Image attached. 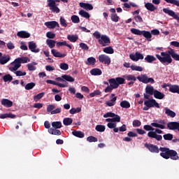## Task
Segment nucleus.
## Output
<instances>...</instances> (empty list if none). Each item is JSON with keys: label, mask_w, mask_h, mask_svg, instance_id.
<instances>
[{"label": "nucleus", "mask_w": 179, "mask_h": 179, "mask_svg": "<svg viewBox=\"0 0 179 179\" xmlns=\"http://www.w3.org/2000/svg\"><path fill=\"white\" fill-rule=\"evenodd\" d=\"M143 128L145 131H150L148 133V136L149 138L156 139V141H162L163 139V136L159 135L160 134H163V131L161 129H155L149 124L145 125Z\"/></svg>", "instance_id": "nucleus-1"}, {"label": "nucleus", "mask_w": 179, "mask_h": 179, "mask_svg": "<svg viewBox=\"0 0 179 179\" xmlns=\"http://www.w3.org/2000/svg\"><path fill=\"white\" fill-rule=\"evenodd\" d=\"M94 37L98 40L99 43L102 45V47H106V45H110L111 41L107 35H101L99 31H96L93 34Z\"/></svg>", "instance_id": "nucleus-2"}, {"label": "nucleus", "mask_w": 179, "mask_h": 179, "mask_svg": "<svg viewBox=\"0 0 179 179\" xmlns=\"http://www.w3.org/2000/svg\"><path fill=\"white\" fill-rule=\"evenodd\" d=\"M156 58L163 64L164 65H170L173 62V59L171 58V55L166 52H162L160 55H155Z\"/></svg>", "instance_id": "nucleus-3"}, {"label": "nucleus", "mask_w": 179, "mask_h": 179, "mask_svg": "<svg viewBox=\"0 0 179 179\" xmlns=\"http://www.w3.org/2000/svg\"><path fill=\"white\" fill-rule=\"evenodd\" d=\"M61 1L64 2V3H68V0H48V6L50 10L54 13H59L61 10L58 8V3H57V2H61Z\"/></svg>", "instance_id": "nucleus-4"}, {"label": "nucleus", "mask_w": 179, "mask_h": 179, "mask_svg": "<svg viewBox=\"0 0 179 179\" xmlns=\"http://www.w3.org/2000/svg\"><path fill=\"white\" fill-rule=\"evenodd\" d=\"M27 62H30V59L27 57H22L15 59L10 65H14L13 69H19L22 66V64H27Z\"/></svg>", "instance_id": "nucleus-5"}, {"label": "nucleus", "mask_w": 179, "mask_h": 179, "mask_svg": "<svg viewBox=\"0 0 179 179\" xmlns=\"http://www.w3.org/2000/svg\"><path fill=\"white\" fill-rule=\"evenodd\" d=\"M103 118L106 119V122H120L121 117L113 112H108L103 115Z\"/></svg>", "instance_id": "nucleus-6"}, {"label": "nucleus", "mask_w": 179, "mask_h": 179, "mask_svg": "<svg viewBox=\"0 0 179 179\" xmlns=\"http://www.w3.org/2000/svg\"><path fill=\"white\" fill-rule=\"evenodd\" d=\"M144 107L143 110L144 111H148L149 109L152 108V107H156V108H160V105L159 103L155 101V99H148L144 101Z\"/></svg>", "instance_id": "nucleus-7"}, {"label": "nucleus", "mask_w": 179, "mask_h": 179, "mask_svg": "<svg viewBox=\"0 0 179 179\" xmlns=\"http://www.w3.org/2000/svg\"><path fill=\"white\" fill-rule=\"evenodd\" d=\"M110 86H113L114 89H118L120 85H124L125 83V78L117 77L116 78H111L108 80Z\"/></svg>", "instance_id": "nucleus-8"}, {"label": "nucleus", "mask_w": 179, "mask_h": 179, "mask_svg": "<svg viewBox=\"0 0 179 179\" xmlns=\"http://www.w3.org/2000/svg\"><path fill=\"white\" fill-rule=\"evenodd\" d=\"M137 79L139 82H141V83H145V85H148V83H151L153 85V83H155V79H153V78L148 77L146 74H141V76H138Z\"/></svg>", "instance_id": "nucleus-9"}, {"label": "nucleus", "mask_w": 179, "mask_h": 179, "mask_svg": "<svg viewBox=\"0 0 179 179\" xmlns=\"http://www.w3.org/2000/svg\"><path fill=\"white\" fill-rule=\"evenodd\" d=\"M155 92H156V90H155L153 86L147 85L145 87V93L143 94L144 99L149 100L150 96H153V94H155Z\"/></svg>", "instance_id": "nucleus-10"}, {"label": "nucleus", "mask_w": 179, "mask_h": 179, "mask_svg": "<svg viewBox=\"0 0 179 179\" xmlns=\"http://www.w3.org/2000/svg\"><path fill=\"white\" fill-rule=\"evenodd\" d=\"M13 66H15L13 64L8 65V69L10 72H13L16 76H26V75H27L25 71L17 70L19 69H13Z\"/></svg>", "instance_id": "nucleus-11"}, {"label": "nucleus", "mask_w": 179, "mask_h": 179, "mask_svg": "<svg viewBox=\"0 0 179 179\" xmlns=\"http://www.w3.org/2000/svg\"><path fill=\"white\" fill-rule=\"evenodd\" d=\"M162 10L164 13H166V15H169V16L173 17L175 20H177L178 23H179L178 14L176 13V12H174L173 10H170L169 8H164Z\"/></svg>", "instance_id": "nucleus-12"}, {"label": "nucleus", "mask_w": 179, "mask_h": 179, "mask_svg": "<svg viewBox=\"0 0 179 179\" xmlns=\"http://www.w3.org/2000/svg\"><path fill=\"white\" fill-rule=\"evenodd\" d=\"M62 108H57L55 109V105L54 104H50L47 106V112L50 113L51 115H54L55 114H59L61 113Z\"/></svg>", "instance_id": "nucleus-13"}, {"label": "nucleus", "mask_w": 179, "mask_h": 179, "mask_svg": "<svg viewBox=\"0 0 179 179\" xmlns=\"http://www.w3.org/2000/svg\"><path fill=\"white\" fill-rule=\"evenodd\" d=\"M98 59L101 64H104L105 65H110L111 64V58L106 55H99Z\"/></svg>", "instance_id": "nucleus-14"}, {"label": "nucleus", "mask_w": 179, "mask_h": 179, "mask_svg": "<svg viewBox=\"0 0 179 179\" xmlns=\"http://www.w3.org/2000/svg\"><path fill=\"white\" fill-rule=\"evenodd\" d=\"M129 58H130V59H131V61L138 62V61H139V59H143L144 57H143V54H142L139 52H136L135 54L131 53L129 55Z\"/></svg>", "instance_id": "nucleus-15"}, {"label": "nucleus", "mask_w": 179, "mask_h": 179, "mask_svg": "<svg viewBox=\"0 0 179 179\" xmlns=\"http://www.w3.org/2000/svg\"><path fill=\"white\" fill-rule=\"evenodd\" d=\"M159 150L161 152L160 156L163 157V159H170V149L167 148H160Z\"/></svg>", "instance_id": "nucleus-16"}, {"label": "nucleus", "mask_w": 179, "mask_h": 179, "mask_svg": "<svg viewBox=\"0 0 179 179\" xmlns=\"http://www.w3.org/2000/svg\"><path fill=\"white\" fill-rule=\"evenodd\" d=\"M28 47L31 52H34L35 54L40 52V48H37V44L34 41H29L28 43Z\"/></svg>", "instance_id": "nucleus-17"}, {"label": "nucleus", "mask_w": 179, "mask_h": 179, "mask_svg": "<svg viewBox=\"0 0 179 179\" xmlns=\"http://www.w3.org/2000/svg\"><path fill=\"white\" fill-rule=\"evenodd\" d=\"M117 103V96L115 94H111L110 96V100L106 101V104L108 107H114Z\"/></svg>", "instance_id": "nucleus-18"}, {"label": "nucleus", "mask_w": 179, "mask_h": 179, "mask_svg": "<svg viewBox=\"0 0 179 179\" xmlns=\"http://www.w3.org/2000/svg\"><path fill=\"white\" fill-rule=\"evenodd\" d=\"M9 61H10V56L6 54L2 55V52H0V64L5 65Z\"/></svg>", "instance_id": "nucleus-19"}, {"label": "nucleus", "mask_w": 179, "mask_h": 179, "mask_svg": "<svg viewBox=\"0 0 179 179\" xmlns=\"http://www.w3.org/2000/svg\"><path fill=\"white\" fill-rule=\"evenodd\" d=\"M144 146L151 152V153H159V147L153 144L145 143Z\"/></svg>", "instance_id": "nucleus-20"}, {"label": "nucleus", "mask_w": 179, "mask_h": 179, "mask_svg": "<svg viewBox=\"0 0 179 179\" xmlns=\"http://www.w3.org/2000/svg\"><path fill=\"white\" fill-rule=\"evenodd\" d=\"M48 29H59V24L57 21H49L44 23Z\"/></svg>", "instance_id": "nucleus-21"}, {"label": "nucleus", "mask_w": 179, "mask_h": 179, "mask_svg": "<svg viewBox=\"0 0 179 179\" xmlns=\"http://www.w3.org/2000/svg\"><path fill=\"white\" fill-rule=\"evenodd\" d=\"M163 121H157L155 120L154 122L151 123V127H154L155 128H159L160 129H164L166 126L164 124H162Z\"/></svg>", "instance_id": "nucleus-22"}, {"label": "nucleus", "mask_w": 179, "mask_h": 179, "mask_svg": "<svg viewBox=\"0 0 179 179\" xmlns=\"http://www.w3.org/2000/svg\"><path fill=\"white\" fill-rule=\"evenodd\" d=\"M51 52L55 58H64V57H66V54L61 53L55 49H52Z\"/></svg>", "instance_id": "nucleus-23"}, {"label": "nucleus", "mask_w": 179, "mask_h": 179, "mask_svg": "<svg viewBox=\"0 0 179 179\" xmlns=\"http://www.w3.org/2000/svg\"><path fill=\"white\" fill-rule=\"evenodd\" d=\"M1 105L9 108L13 106V102L8 99H3L1 100Z\"/></svg>", "instance_id": "nucleus-24"}, {"label": "nucleus", "mask_w": 179, "mask_h": 179, "mask_svg": "<svg viewBox=\"0 0 179 179\" xmlns=\"http://www.w3.org/2000/svg\"><path fill=\"white\" fill-rule=\"evenodd\" d=\"M17 36L20 38H29L30 37V33L26 31H20L17 33Z\"/></svg>", "instance_id": "nucleus-25"}, {"label": "nucleus", "mask_w": 179, "mask_h": 179, "mask_svg": "<svg viewBox=\"0 0 179 179\" xmlns=\"http://www.w3.org/2000/svg\"><path fill=\"white\" fill-rule=\"evenodd\" d=\"M153 96L155 99H157L158 100H163L166 95H164V94L160 91L155 90Z\"/></svg>", "instance_id": "nucleus-26"}, {"label": "nucleus", "mask_w": 179, "mask_h": 179, "mask_svg": "<svg viewBox=\"0 0 179 179\" xmlns=\"http://www.w3.org/2000/svg\"><path fill=\"white\" fill-rule=\"evenodd\" d=\"M79 6L83 9H85V10H93V5L88 3H80Z\"/></svg>", "instance_id": "nucleus-27"}, {"label": "nucleus", "mask_w": 179, "mask_h": 179, "mask_svg": "<svg viewBox=\"0 0 179 179\" xmlns=\"http://www.w3.org/2000/svg\"><path fill=\"white\" fill-rule=\"evenodd\" d=\"M145 8L150 12H155L157 9L152 3H145Z\"/></svg>", "instance_id": "nucleus-28"}, {"label": "nucleus", "mask_w": 179, "mask_h": 179, "mask_svg": "<svg viewBox=\"0 0 179 179\" xmlns=\"http://www.w3.org/2000/svg\"><path fill=\"white\" fill-rule=\"evenodd\" d=\"M169 159H171V160H178L179 157L176 150H170Z\"/></svg>", "instance_id": "nucleus-29"}, {"label": "nucleus", "mask_w": 179, "mask_h": 179, "mask_svg": "<svg viewBox=\"0 0 179 179\" xmlns=\"http://www.w3.org/2000/svg\"><path fill=\"white\" fill-rule=\"evenodd\" d=\"M64 45L65 47H68L70 50H72V45H69L66 41H64L62 42H57L56 43V46L57 48H59V47H63Z\"/></svg>", "instance_id": "nucleus-30"}, {"label": "nucleus", "mask_w": 179, "mask_h": 179, "mask_svg": "<svg viewBox=\"0 0 179 179\" xmlns=\"http://www.w3.org/2000/svg\"><path fill=\"white\" fill-rule=\"evenodd\" d=\"M141 36H143L148 41H152V34L149 31H142Z\"/></svg>", "instance_id": "nucleus-31"}, {"label": "nucleus", "mask_w": 179, "mask_h": 179, "mask_svg": "<svg viewBox=\"0 0 179 179\" xmlns=\"http://www.w3.org/2000/svg\"><path fill=\"white\" fill-rule=\"evenodd\" d=\"M169 92H171V93H178V94H179V86L177 85H169Z\"/></svg>", "instance_id": "nucleus-32"}, {"label": "nucleus", "mask_w": 179, "mask_h": 179, "mask_svg": "<svg viewBox=\"0 0 179 179\" xmlns=\"http://www.w3.org/2000/svg\"><path fill=\"white\" fill-rule=\"evenodd\" d=\"M123 78H124L126 80H128L129 82H136V78L132 74L124 75L123 76Z\"/></svg>", "instance_id": "nucleus-33"}, {"label": "nucleus", "mask_w": 179, "mask_h": 179, "mask_svg": "<svg viewBox=\"0 0 179 179\" xmlns=\"http://www.w3.org/2000/svg\"><path fill=\"white\" fill-rule=\"evenodd\" d=\"M79 38V36L78 35H68L67 36V40L69 41H71V43H76Z\"/></svg>", "instance_id": "nucleus-34"}, {"label": "nucleus", "mask_w": 179, "mask_h": 179, "mask_svg": "<svg viewBox=\"0 0 179 179\" xmlns=\"http://www.w3.org/2000/svg\"><path fill=\"white\" fill-rule=\"evenodd\" d=\"M120 107H122V108H129L131 107V103H129V101H127V100H124L122 101L120 103Z\"/></svg>", "instance_id": "nucleus-35"}, {"label": "nucleus", "mask_w": 179, "mask_h": 179, "mask_svg": "<svg viewBox=\"0 0 179 179\" xmlns=\"http://www.w3.org/2000/svg\"><path fill=\"white\" fill-rule=\"evenodd\" d=\"M90 73L93 76H97L101 75L103 73V72L99 69H92L90 71Z\"/></svg>", "instance_id": "nucleus-36"}, {"label": "nucleus", "mask_w": 179, "mask_h": 179, "mask_svg": "<svg viewBox=\"0 0 179 179\" xmlns=\"http://www.w3.org/2000/svg\"><path fill=\"white\" fill-rule=\"evenodd\" d=\"M165 114L168 115V117H171V118H174L176 117V113L174 111L170 110L169 108H165Z\"/></svg>", "instance_id": "nucleus-37"}, {"label": "nucleus", "mask_w": 179, "mask_h": 179, "mask_svg": "<svg viewBox=\"0 0 179 179\" xmlns=\"http://www.w3.org/2000/svg\"><path fill=\"white\" fill-rule=\"evenodd\" d=\"M145 61L148 62V64H152V62H155V61H156V57H155L153 55H148L145 57Z\"/></svg>", "instance_id": "nucleus-38"}, {"label": "nucleus", "mask_w": 179, "mask_h": 179, "mask_svg": "<svg viewBox=\"0 0 179 179\" xmlns=\"http://www.w3.org/2000/svg\"><path fill=\"white\" fill-rule=\"evenodd\" d=\"M169 54H170L171 57L175 60V61H179V55L176 53L174 50H171L169 51Z\"/></svg>", "instance_id": "nucleus-39"}, {"label": "nucleus", "mask_w": 179, "mask_h": 179, "mask_svg": "<svg viewBox=\"0 0 179 179\" xmlns=\"http://www.w3.org/2000/svg\"><path fill=\"white\" fill-rule=\"evenodd\" d=\"M0 118L4 120V118H16V115L12 113H4L0 115Z\"/></svg>", "instance_id": "nucleus-40"}, {"label": "nucleus", "mask_w": 179, "mask_h": 179, "mask_svg": "<svg viewBox=\"0 0 179 179\" xmlns=\"http://www.w3.org/2000/svg\"><path fill=\"white\" fill-rule=\"evenodd\" d=\"M36 65H37V63L35 62H32L31 63L28 64L27 65L28 71H36V69H37Z\"/></svg>", "instance_id": "nucleus-41"}, {"label": "nucleus", "mask_w": 179, "mask_h": 179, "mask_svg": "<svg viewBox=\"0 0 179 179\" xmlns=\"http://www.w3.org/2000/svg\"><path fill=\"white\" fill-rule=\"evenodd\" d=\"M78 15H80V16H81L82 17H85V19L90 18V14H89V13L85 11L84 10H80L78 13Z\"/></svg>", "instance_id": "nucleus-42"}, {"label": "nucleus", "mask_w": 179, "mask_h": 179, "mask_svg": "<svg viewBox=\"0 0 179 179\" xmlns=\"http://www.w3.org/2000/svg\"><path fill=\"white\" fill-rule=\"evenodd\" d=\"M57 43V41L52 40V39H47L46 40V44L48 45L49 48H54L55 47V44Z\"/></svg>", "instance_id": "nucleus-43"}, {"label": "nucleus", "mask_w": 179, "mask_h": 179, "mask_svg": "<svg viewBox=\"0 0 179 179\" xmlns=\"http://www.w3.org/2000/svg\"><path fill=\"white\" fill-rule=\"evenodd\" d=\"M72 135L77 138H85V134L80 131H72Z\"/></svg>", "instance_id": "nucleus-44"}, {"label": "nucleus", "mask_w": 179, "mask_h": 179, "mask_svg": "<svg viewBox=\"0 0 179 179\" xmlns=\"http://www.w3.org/2000/svg\"><path fill=\"white\" fill-rule=\"evenodd\" d=\"M178 124L177 122H171L167 124V127L169 129H177Z\"/></svg>", "instance_id": "nucleus-45"}, {"label": "nucleus", "mask_w": 179, "mask_h": 179, "mask_svg": "<svg viewBox=\"0 0 179 179\" xmlns=\"http://www.w3.org/2000/svg\"><path fill=\"white\" fill-rule=\"evenodd\" d=\"M72 122H73V120L71 117H65L63 120V124H64V125H66V127H68L69 125H71V124H72Z\"/></svg>", "instance_id": "nucleus-46"}, {"label": "nucleus", "mask_w": 179, "mask_h": 179, "mask_svg": "<svg viewBox=\"0 0 179 179\" xmlns=\"http://www.w3.org/2000/svg\"><path fill=\"white\" fill-rule=\"evenodd\" d=\"M131 71H136L137 72H142L143 71V67L141 66H136V65H131Z\"/></svg>", "instance_id": "nucleus-47"}, {"label": "nucleus", "mask_w": 179, "mask_h": 179, "mask_svg": "<svg viewBox=\"0 0 179 179\" xmlns=\"http://www.w3.org/2000/svg\"><path fill=\"white\" fill-rule=\"evenodd\" d=\"M86 65H94L96 64V59L93 57H89L85 62Z\"/></svg>", "instance_id": "nucleus-48"}, {"label": "nucleus", "mask_w": 179, "mask_h": 179, "mask_svg": "<svg viewBox=\"0 0 179 179\" xmlns=\"http://www.w3.org/2000/svg\"><path fill=\"white\" fill-rule=\"evenodd\" d=\"M103 51L106 54H114V49L111 46L103 48Z\"/></svg>", "instance_id": "nucleus-49"}, {"label": "nucleus", "mask_w": 179, "mask_h": 179, "mask_svg": "<svg viewBox=\"0 0 179 179\" xmlns=\"http://www.w3.org/2000/svg\"><path fill=\"white\" fill-rule=\"evenodd\" d=\"M82 111V108L78 107V108H72L70 110L69 113L70 114H78V113H80Z\"/></svg>", "instance_id": "nucleus-50"}, {"label": "nucleus", "mask_w": 179, "mask_h": 179, "mask_svg": "<svg viewBox=\"0 0 179 179\" xmlns=\"http://www.w3.org/2000/svg\"><path fill=\"white\" fill-rule=\"evenodd\" d=\"M110 20H112V22H115V23H117V22H119L120 20V17L118 16V15H117V13H112L110 15Z\"/></svg>", "instance_id": "nucleus-51"}, {"label": "nucleus", "mask_w": 179, "mask_h": 179, "mask_svg": "<svg viewBox=\"0 0 179 179\" xmlns=\"http://www.w3.org/2000/svg\"><path fill=\"white\" fill-rule=\"evenodd\" d=\"M96 131L97 132H104L106 131V126L102 124H97L95 127Z\"/></svg>", "instance_id": "nucleus-52"}, {"label": "nucleus", "mask_w": 179, "mask_h": 179, "mask_svg": "<svg viewBox=\"0 0 179 179\" xmlns=\"http://www.w3.org/2000/svg\"><path fill=\"white\" fill-rule=\"evenodd\" d=\"M52 127H53L55 129H58L62 128V123L61 122H53L52 123Z\"/></svg>", "instance_id": "nucleus-53"}, {"label": "nucleus", "mask_w": 179, "mask_h": 179, "mask_svg": "<svg viewBox=\"0 0 179 179\" xmlns=\"http://www.w3.org/2000/svg\"><path fill=\"white\" fill-rule=\"evenodd\" d=\"M71 20L73 23L78 24L80 22V19L78 15H72L71 17Z\"/></svg>", "instance_id": "nucleus-54"}, {"label": "nucleus", "mask_w": 179, "mask_h": 179, "mask_svg": "<svg viewBox=\"0 0 179 179\" xmlns=\"http://www.w3.org/2000/svg\"><path fill=\"white\" fill-rule=\"evenodd\" d=\"M59 22L62 27H68V23H66V20L64 17H60Z\"/></svg>", "instance_id": "nucleus-55"}, {"label": "nucleus", "mask_w": 179, "mask_h": 179, "mask_svg": "<svg viewBox=\"0 0 179 179\" xmlns=\"http://www.w3.org/2000/svg\"><path fill=\"white\" fill-rule=\"evenodd\" d=\"M62 78H63V79H64V80H66L67 82H75V78H73L71 76L63 75Z\"/></svg>", "instance_id": "nucleus-56"}, {"label": "nucleus", "mask_w": 179, "mask_h": 179, "mask_svg": "<svg viewBox=\"0 0 179 179\" xmlns=\"http://www.w3.org/2000/svg\"><path fill=\"white\" fill-rule=\"evenodd\" d=\"M166 3H171V5H175L176 6H179L178 0H164Z\"/></svg>", "instance_id": "nucleus-57"}, {"label": "nucleus", "mask_w": 179, "mask_h": 179, "mask_svg": "<svg viewBox=\"0 0 179 179\" xmlns=\"http://www.w3.org/2000/svg\"><path fill=\"white\" fill-rule=\"evenodd\" d=\"M44 94H45V93L41 92V93L38 94L36 96H34V101H38V100L43 99V97H44Z\"/></svg>", "instance_id": "nucleus-58"}, {"label": "nucleus", "mask_w": 179, "mask_h": 179, "mask_svg": "<svg viewBox=\"0 0 179 179\" xmlns=\"http://www.w3.org/2000/svg\"><path fill=\"white\" fill-rule=\"evenodd\" d=\"M131 32L133 34H136V36H142V31H141L138 29L132 28V29H131Z\"/></svg>", "instance_id": "nucleus-59"}, {"label": "nucleus", "mask_w": 179, "mask_h": 179, "mask_svg": "<svg viewBox=\"0 0 179 179\" xmlns=\"http://www.w3.org/2000/svg\"><path fill=\"white\" fill-rule=\"evenodd\" d=\"M59 68L62 71H68V69H69V65L66 63H61L59 64Z\"/></svg>", "instance_id": "nucleus-60"}, {"label": "nucleus", "mask_w": 179, "mask_h": 179, "mask_svg": "<svg viewBox=\"0 0 179 179\" xmlns=\"http://www.w3.org/2000/svg\"><path fill=\"white\" fill-rule=\"evenodd\" d=\"M3 80L4 82H11L13 80V77L10 74H7L3 77Z\"/></svg>", "instance_id": "nucleus-61"}, {"label": "nucleus", "mask_w": 179, "mask_h": 179, "mask_svg": "<svg viewBox=\"0 0 179 179\" xmlns=\"http://www.w3.org/2000/svg\"><path fill=\"white\" fill-rule=\"evenodd\" d=\"M34 86H36V83H27L25 85V90H31V89H33L34 87Z\"/></svg>", "instance_id": "nucleus-62"}, {"label": "nucleus", "mask_w": 179, "mask_h": 179, "mask_svg": "<svg viewBox=\"0 0 179 179\" xmlns=\"http://www.w3.org/2000/svg\"><path fill=\"white\" fill-rule=\"evenodd\" d=\"M117 122H108L107 124L108 128H110V129H113L114 128H115V127H117Z\"/></svg>", "instance_id": "nucleus-63"}, {"label": "nucleus", "mask_w": 179, "mask_h": 179, "mask_svg": "<svg viewBox=\"0 0 179 179\" xmlns=\"http://www.w3.org/2000/svg\"><path fill=\"white\" fill-rule=\"evenodd\" d=\"M46 37L48 38H55V34H54L52 31H48L46 33Z\"/></svg>", "instance_id": "nucleus-64"}]
</instances>
